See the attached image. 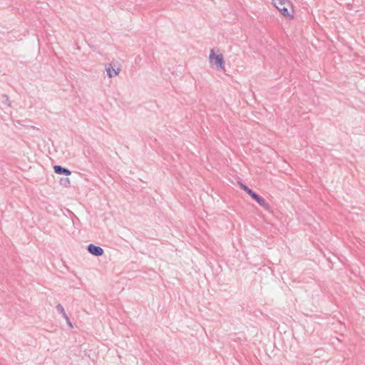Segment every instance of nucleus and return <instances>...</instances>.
<instances>
[{
	"label": "nucleus",
	"mask_w": 365,
	"mask_h": 365,
	"mask_svg": "<svg viewBox=\"0 0 365 365\" xmlns=\"http://www.w3.org/2000/svg\"><path fill=\"white\" fill-rule=\"evenodd\" d=\"M56 310L61 313L63 316V317L66 319V323L70 327H73V325L70 321V319L68 317V316L66 314L64 309H63V307L61 304H58L56 306Z\"/></svg>",
	"instance_id": "obj_6"
},
{
	"label": "nucleus",
	"mask_w": 365,
	"mask_h": 365,
	"mask_svg": "<svg viewBox=\"0 0 365 365\" xmlns=\"http://www.w3.org/2000/svg\"><path fill=\"white\" fill-rule=\"evenodd\" d=\"M240 186L245 192H246L250 196L253 192V190L248 187L246 185L240 182Z\"/></svg>",
	"instance_id": "obj_10"
},
{
	"label": "nucleus",
	"mask_w": 365,
	"mask_h": 365,
	"mask_svg": "<svg viewBox=\"0 0 365 365\" xmlns=\"http://www.w3.org/2000/svg\"><path fill=\"white\" fill-rule=\"evenodd\" d=\"M88 252L91 254V243L89 244L88 245H87V247H86Z\"/></svg>",
	"instance_id": "obj_11"
},
{
	"label": "nucleus",
	"mask_w": 365,
	"mask_h": 365,
	"mask_svg": "<svg viewBox=\"0 0 365 365\" xmlns=\"http://www.w3.org/2000/svg\"><path fill=\"white\" fill-rule=\"evenodd\" d=\"M209 59L212 64L216 66L217 71L225 70V60L222 53L216 54L214 49H211Z\"/></svg>",
	"instance_id": "obj_2"
},
{
	"label": "nucleus",
	"mask_w": 365,
	"mask_h": 365,
	"mask_svg": "<svg viewBox=\"0 0 365 365\" xmlns=\"http://www.w3.org/2000/svg\"><path fill=\"white\" fill-rule=\"evenodd\" d=\"M0 103L2 104V106L6 107L9 108L11 106V101L9 100V96L6 94L0 95Z\"/></svg>",
	"instance_id": "obj_7"
},
{
	"label": "nucleus",
	"mask_w": 365,
	"mask_h": 365,
	"mask_svg": "<svg viewBox=\"0 0 365 365\" xmlns=\"http://www.w3.org/2000/svg\"><path fill=\"white\" fill-rule=\"evenodd\" d=\"M53 170L55 173L58 175H63L65 176H68L71 174V171L69 169L59 165H54Z\"/></svg>",
	"instance_id": "obj_5"
},
{
	"label": "nucleus",
	"mask_w": 365,
	"mask_h": 365,
	"mask_svg": "<svg viewBox=\"0 0 365 365\" xmlns=\"http://www.w3.org/2000/svg\"><path fill=\"white\" fill-rule=\"evenodd\" d=\"M274 6L285 18L292 19L294 18V9L290 0H272Z\"/></svg>",
	"instance_id": "obj_1"
},
{
	"label": "nucleus",
	"mask_w": 365,
	"mask_h": 365,
	"mask_svg": "<svg viewBox=\"0 0 365 365\" xmlns=\"http://www.w3.org/2000/svg\"><path fill=\"white\" fill-rule=\"evenodd\" d=\"M106 70L107 72V76L109 78H112L114 76H116L119 74L120 68H115L112 66L111 63L106 64Z\"/></svg>",
	"instance_id": "obj_4"
},
{
	"label": "nucleus",
	"mask_w": 365,
	"mask_h": 365,
	"mask_svg": "<svg viewBox=\"0 0 365 365\" xmlns=\"http://www.w3.org/2000/svg\"><path fill=\"white\" fill-rule=\"evenodd\" d=\"M103 253L104 251L101 247L93 245V255L100 257L102 256Z\"/></svg>",
	"instance_id": "obj_8"
},
{
	"label": "nucleus",
	"mask_w": 365,
	"mask_h": 365,
	"mask_svg": "<svg viewBox=\"0 0 365 365\" xmlns=\"http://www.w3.org/2000/svg\"><path fill=\"white\" fill-rule=\"evenodd\" d=\"M250 197L255 200L260 206H262L265 210H269L270 206L268 203L266 202L265 200L258 195L257 192L253 191V192L250 195Z\"/></svg>",
	"instance_id": "obj_3"
},
{
	"label": "nucleus",
	"mask_w": 365,
	"mask_h": 365,
	"mask_svg": "<svg viewBox=\"0 0 365 365\" xmlns=\"http://www.w3.org/2000/svg\"><path fill=\"white\" fill-rule=\"evenodd\" d=\"M59 183L61 185L68 187L70 186V180L67 177L61 178L59 180Z\"/></svg>",
	"instance_id": "obj_9"
}]
</instances>
